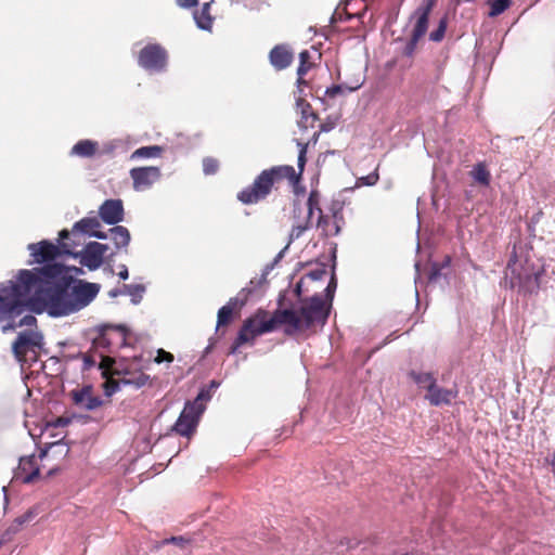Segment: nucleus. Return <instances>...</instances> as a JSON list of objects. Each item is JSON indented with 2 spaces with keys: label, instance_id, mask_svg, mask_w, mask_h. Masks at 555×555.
Returning <instances> with one entry per match:
<instances>
[{
  "label": "nucleus",
  "instance_id": "32",
  "mask_svg": "<svg viewBox=\"0 0 555 555\" xmlns=\"http://www.w3.org/2000/svg\"><path fill=\"white\" fill-rule=\"evenodd\" d=\"M410 376L417 385L424 386L427 390L431 387V384L436 383V378L431 373H417L412 371Z\"/></svg>",
  "mask_w": 555,
  "mask_h": 555
},
{
  "label": "nucleus",
  "instance_id": "14",
  "mask_svg": "<svg viewBox=\"0 0 555 555\" xmlns=\"http://www.w3.org/2000/svg\"><path fill=\"white\" fill-rule=\"evenodd\" d=\"M130 177L133 181V189L135 191H144L159 180L160 170L154 166L137 167L130 170Z\"/></svg>",
  "mask_w": 555,
  "mask_h": 555
},
{
  "label": "nucleus",
  "instance_id": "50",
  "mask_svg": "<svg viewBox=\"0 0 555 555\" xmlns=\"http://www.w3.org/2000/svg\"><path fill=\"white\" fill-rule=\"evenodd\" d=\"M219 386V384L215 380H211L210 382V385L208 388H205L206 390H208L209 392L212 390V389H216L217 387ZM209 396L211 397V395L209 393Z\"/></svg>",
  "mask_w": 555,
  "mask_h": 555
},
{
  "label": "nucleus",
  "instance_id": "11",
  "mask_svg": "<svg viewBox=\"0 0 555 555\" xmlns=\"http://www.w3.org/2000/svg\"><path fill=\"white\" fill-rule=\"evenodd\" d=\"M515 264L516 260L513 259L507 263V270H511V287H517L519 292L525 294H537L540 288V274L535 272L518 271Z\"/></svg>",
  "mask_w": 555,
  "mask_h": 555
},
{
  "label": "nucleus",
  "instance_id": "29",
  "mask_svg": "<svg viewBox=\"0 0 555 555\" xmlns=\"http://www.w3.org/2000/svg\"><path fill=\"white\" fill-rule=\"evenodd\" d=\"M164 149L159 145H149L137 149L131 154V159L139 158H155L159 157L163 153Z\"/></svg>",
  "mask_w": 555,
  "mask_h": 555
},
{
  "label": "nucleus",
  "instance_id": "6",
  "mask_svg": "<svg viewBox=\"0 0 555 555\" xmlns=\"http://www.w3.org/2000/svg\"><path fill=\"white\" fill-rule=\"evenodd\" d=\"M69 234L70 233L66 229L62 230L59 234L60 240L62 241L63 251L67 255L74 256L75 258L79 257L80 264L87 267L91 271L100 268L108 246L99 242H90L81 251H75L74 247L78 243H75V241L73 244L67 243L66 240L69 238Z\"/></svg>",
  "mask_w": 555,
  "mask_h": 555
},
{
  "label": "nucleus",
  "instance_id": "3",
  "mask_svg": "<svg viewBox=\"0 0 555 555\" xmlns=\"http://www.w3.org/2000/svg\"><path fill=\"white\" fill-rule=\"evenodd\" d=\"M298 153V172L289 165L272 166L263 169L253 181L251 184L237 193V199L244 205L257 204L266 199L273 191H278L284 181L296 186L301 179L307 163L308 143H297Z\"/></svg>",
  "mask_w": 555,
  "mask_h": 555
},
{
  "label": "nucleus",
  "instance_id": "20",
  "mask_svg": "<svg viewBox=\"0 0 555 555\" xmlns=\"http://www.w3.org/2000/svg\"><path fill=\"white\" fill-rule=\"evenodd\" d=\"M428 393L425 399L429 401L431 405L438 406L441 404H450L452 399L457 396V391L441 388L437 386V383L431 384V387L427 390Z\"/></svg>",
  "mask_w": 555,
  "mask_h": 555
},
{
  "label": "nucleus",
  "instance_id": "27",
  "mask_svg": "<svg viewBox=\"0 0 555 555\" xmlns=\"http://www.w3.org/2000/svg\"><path fill=\"white\" fill-rule=\"evenodd\" d=\"M469 175L477 183L483 186H488L490 184L491 173L488 170L486 164L483 163H478L477 165H475L470 170Z\"/></svg>",
  "mask_w": 555,
  "mask_h": 555
},
{
  "label": "nucleus",
  "instance_id": "4",
  "mask_svg": "<svg viewBox=\"0 0 555 555\" xmlns=\"http://www.w3.org/2000/svg\"><path fill=\"white\" fill-rule=\"evenodd\" d=\"M39 278L34 271L21 270L17 282L0 289V319L18 315L29 304V295Z\"/></svg>",
  "mask_w": 555,
  "mask_h": 555
},
{
  "label": "nucleus",
  "instance_id": "45",
  "mask_svg": "<svg viewBox=\"0 0 555 555\" xmlns=\"http://www.w3.org/2000/svg\"><path fill=\"white\" fill-rule=\"evenodd\" d=\"M177 4L181 8H192L197 4V0H177Z\"/></svg>",
  "mask_w": 555,
  "mask_h": 555
},
{
  "label": "nucleus",
  "instance_id": "36",
  "mask_svg": "<svg viewBox=\"0 0 555 555\" xmlns=\"http://www.w3.org/2000/svg\"><path fill=\"white\" fill-rule=\"evenodd\" d=\"M28 515H24L22 517L16 518L14 522L4 532L2 540H9L11 538L10 535L12 533H16L20 530L21 526L28 521Z\"/></svg>",
  "mask_w": 555,
  "mask_h": 555
},
{
  "label": "nucleus",
  "instance_id": "38",
  "mask_svg": "<svg viewBox=\"0 0 555 555\" xmlns=\"http://www.w3.org/2000/svg\"><path fill=\"white\" fill-rule=\"evenodd\" d=\"M326 269L324 267L317 268L314 270H311L307 274L304 275L306 281H319L322 280L326 275Z\"/></svg>",
  "mask_w": 555,
  "mask_h": 555
},
{
  "label": "nucleus",
  "instance_id": "51",
  "mask_svg": "<svg viewBox=\"0 0 555 555\" xmlns=\"http://www.w3.org/2000/svg\"><path fill=\"white\" fill-rule=\"evenodd\" d=\"M330 130H331V126H327V125H324V124L321 125V130L320 131L326 132V131H330Z\"/></svg>",
  "mask_w": 555,
  "mask_h": 555
},
{
  "label": "nucleus",
  "instance_id": "12",
  "mask_svg": "<svg viewBox=\"0 0 555 555\" xmlns=\"http://www.w3.org/2000/svg\"><path fill=\"white\" fill-rule=\"evenodd\" d=\"M69 396L75 405L87 411L96 410L103 404L102 399L93 393L91 385L75 388L69 392Z\"/></svg>",
  "mask_w": 555,
  "mask_h": 555
},
{
  "label": "nucleus",
  "instance_id": "13",
  "mask_svg": "<svg viewBox=\"0 0 555 555\" xmlns=\"http://www.w3.org/2000/svg\"><path fill=\"white\" fill-rule=\"evenodd\" d=\"M344 224V216L341 209H332V215L321 212L317 220V228L321 230V234L325 237H332L339 234Z\"/></svg>",
  "mask_w": 555,
  "mask_h": 555
},
{
  "label": "nucleus",
  "instance_id": "35",
  "mask_svg": "<svg viewBox=\"0 0 555 555\" xmlns=\"http://www.w3.org/2000/svg\"><path fill=\"white\" fill-rule=\"evenodd\" d=\"M310 227L311 221L309 219H306L304 223L293 225L292 231L289 233V242L299 238L305 233V231H307Z\"/></svg>",
  "mask_w": 555,
  "mask_h": 555
},
{
  "label": "nucleus",
  "instance_id": "34",
  "mask_svg": "<svg viewBox=\"0 0 555 555\" xmlns=\"http://www.w3.org/2000/svg\"><path fill=\"white\" fill-rule=\"evenodd\" d=\"M210 3H205L199 14H195L198 27L208 29L211 26V17L208 14Z\"/></svg>",
  "mask_w": 555,
  "mask_h": 555
},
{
  "label": "nucleus",
  "instance_id": "24",
  "mask_svg": "<svg viewBox=\"0 0 555 555\" xmlns=\"http://www.w3.org/2000/svg\"><path fill=\"white\" fill-rule=\"evenodd\" d=\"M100 227V222L95 218H82L73 227L72 234L77 237L78 234H88L91 236L93 231Z\"/></svg>",
  "mask_w": 555,
  "mask_h": 555
},
{
  "label": "nucleus",
  "instance_id": "30",
  "mask_svg": "<svg viewBox=\"0 0 555 555\" xmlns=\"http://www.w3.org/2000/svg\"><path fill=\"white\" fill-rule=\"evenodd\" d=\"M320 201H321V195H320L319 191L312 190L307 199V209H308L307 219H309L310 221H311V218H312L314 211H318L319 215H321V212H323V210L321 209V206H320Z\"/></svg>",
  "mask_w": 555,
  "mask_h": 555
},
{
  "label": "nucleus",
  "instance_id": "17",
  "mask_svg": "<svg viewBox=\"0 0 555 555\" xmlns=\"http://www.w3.org/2000/svg\"><path fill=\"white\" fill-rule=\"evenodd\" d=\"M113 375L119 376V382L124 386H133L134 388H141L145 386L150 376L143 373L141 370H132L129 366L122 369H114L112 372Z\"/></svg>",
  "mask_w": 555,
  "mask_h": 555
},
{
  "label": "nucleus",
  "instance_id": "42",
  "mask_svg": "<svg viewBox=\"0 0 555 555\" xmlns=\"http://www.w3.org/2000/svg\"><path fill=\"white\" fill-rule=\"evenodd\" d=\"M122 288H124V291L121 293H127L132 296L137 295V293L143 292V289H144L143 286H141V285H127V284H125L122 286Z\"/></svg>",
  "mask_w": 555,
  "mask_h": 555
},
{
  "label": "nucleus",
  "instance_id": "37",
  "mask_svg": "<svg viewBox=\"0 0 555 555\" xmlns=\"http://www.w3.org/2000/svg\"><path fill=\"white\" fill-rule=\"evenodd\" d=\"M219 169V162L214 157L203 159V170L205 175H215Z\"/></svg>",
  "mask_w": 555,
  "mask_h": 555
},
{
  "label": "nucleus",
  "instance_id": "9",
  "mask_svg": "<svg viewBox=\"0 0 555 555\" xmlns=\"http://www.w3.org/2000/svg\"><path fill=\"white\" fill-rule=\"evenodd\" d=\"M100 292V285L78 281L73 287L68 286L67 314L87 307Z\"/></svg>",
  "mask_w": 555,
  "mask_h": 555
},
{
  "label": "nucleus",
  "instance_id": "18",
  "mask_svg": "<svg viewBox=\"0 0 555 555\" xmlns=\"http://www.w3.org/2000/svg\"><path fill=\"white\" fill-rule=\"evenodd\" d=\"M101 219L107 224H117L124 219V206L120 199H106L99 210Z\"/></svg>",
  "mask_w": 555,
  "mask_h": 555
},
{
  "label": "nucleus",
  "instance_id": "22",
  "mask_svg": "<svg viewBox=\"0 0 555 555\" xmlns=\"http://www.w3.org/2000/svg\"><path fill=\"white\" fill-rule=\"evenodd\" d=\"M297 105L300 108V119L298 125L302 129L313 128L318 120L317 114L313 112L312 106L304 99H298Z\"/></svg>",
  "mask_w": 555,
  "mask_h": 555
},
{
  "label": "nucleus",
  "instance_id": "25",
  "mask_svg": "<svg viewBox=\"0 0 555 555\" xmlns=\"http://www.w3.org/2000/svg\"><path fill=\"white\" fill-rule=\"evenodd\" d=\"M237 298H231L229 302L218 311L217 327L227 326L233 318V311L237 307Z\"/></svg>",
  "mask_w": 555,
  "mask_h": 555
},
{
  "label": "nucleus",
  "instance_id": "5",
  "mask_svg": "<svg viewBox=\"0 0 555 555\" xmlns=\"http://www.w3.org/2000/svg\"><path fill=\"white\" fill-rule=\"evenodd\" d=\"M436 2L437 0H423L410 15L406 26H411V31L402 49L403 56L410 59L414 56L418 42L427 34L429 15L436 5Z\"/></svg>",
  "mask_w": 555,
  "mask_h": 555
},
{
  "label": "nucleus",
  "instance_id": "15",
  "mask_svg": "<svg viewBox=\"0 0 555 555\" xmlns=\"http://www.w3.org/2000/svg\"><path fill=\"white\" fill-rule=\"evenodd\" d=\"M38 459L36 455H29L21 457L18 466L15 470V479L21 480L23 483H31L35 482L40 476V466L38 464Z\"/></svg>",
  "mask_w": 555,
  "mask_h": 555
},
{
  "label": "nucleus",
  "instance_id": "8",
  "mask_svg": "<svg viewBox=\"0 0 555 555\" xmlns=\"http://www.w3.org/2000/svg\"><path fill=\"white\" fill-rule=\"evenodd\" d=\"M43 345V336L37 330L20 332L12 344L14 357L20 363L27 361L36 362L39 358V350Z\"/></svg>",
  "mask_w": 555,
  "mask_h": 555
},
{
  "label": "nucleus",
  "instance_id": "41",
  "mask_svg": "<svg viewBox=\"0 0 555 555\" xmlns=\"http://www.w3.org/2000/svg\"><path fill=\"white\" fill-rule=\"evenodd\" d=\"M82 371H88L95 365V360L91 354L81 353Z\"/></svg>",
  "mask_w": 555,
  "mask_h": 555
},
{
  "label": "nucleus",
  "instance_id": "7",
  "mask_svg": "<svg viewBox=\"0 0 555 555\" xmlns=\"http://www.w3.org/2000/svg\"><path fill=\"white\" fill-rule=\"evenodd\" d=\"M210 400L209 391L201 389L193 402H186L176 424L173 430L186 438H190L198 424L199 417L205 410L204 401Z\"/></svg>",
  "mask_w": 555,
  "mask_h": 555
},
{
  "label": "nucleus",
  "instance_id": "47",
  "mask_svg": "<svg viewBox=\"0 0 555 555\" xmlns=\"http://www.w3.org/2000/svg\"><path fill=\"white\" fill-rule=\"evenodd\" d=\"M169 541L178 545H184L188 542L183 537H172Z\"/></svg>",
  "mask_w": 555,
  "mask_h": 555
},
{
  "label": "nucleus",
  "instance_id": "21",
  "mask_svg": "<svg viewBox=\"0 0 555 555\" xmlns=\"http://www.w3.org/2000/svg\"><path fill=\"white\" fill-rule=\"evenodd\" d=\"M115 363V361L109 357H102V361L100 363V369H102V375L103 377L107 378V380L104 383L105 392L107 396H111L113 392L117 391L119 389V386L122 385L119 382V377L115 379H109L108 375H113V369L112 365Z\"/></svg>",
  "mask_w": 555,
  "mask_h": 555
},
{
  "label": "nucleus",
  "instance_id": "1",
  "mask_svg": "<svg viewBox=\"0 0 555 555\" xmlns=\"http://www.w3.org/2000/svg\"><path fill=\"white\" fill-rule=\"evenodd\" d=\"M337 287L336 278H332L325 288V300L319 295L302 299L298 308L276 309L272 314L267 310L258 309L251 317L247 318L238 331L237 337L232 345V352L241 346L253 343L257 336L274 331L278 326L284 325V333L288 336L315 332L317 326H324L330 315L331 301Z\"/></svg>",
  "mask_w": 555,
  "mask_h": 555
},
{
  "label": "nucleus",
  "instance_id": "28",
  "mask_svg": "<svg viewBox=\"0 0 555 555\" xmlns=\"http://www.w3.org/2000/svg\"><path fill=\"white\" fill-rule=\"evenodd\" d=\"M111 235L117 248L126 247L130 242V233L127 228L116 225L111 229Z\"/></svg>",
  "mask_w": 555,
  "mask_h": 555
},
{
  "label": "nucleus",
  "instance_id": "52",
  "mask_svg": "<svg viewBox=\"0 0 555 555\" xmlns=\"http://www.w3.org/2000/svg\"><path fill=\"white\" fill-rule=\"evenodd\" d=\"M109 294H111V296L116 297L119 294V292L118 291H112Z\"/></svg>",
  "mask_w": 555,
  "mask_h": 555
},
{
  "label": "nucleus",
  "instance_id": "33",
  "mask_svg": "<svg viewBox=\"0 0 555 555\" xmlns=\"http://www.w3.org/2000/svg\"><path fill=\"white\" fill-rule=\"evenodd\" d=\"M448 27V17L444 15L439 20L437 28L429 34V39L434 42H441L444 38Z\"/></svg>",
  "mask_w": 555,
  "mask_h": 555
},
{
  "label": "nucleus",
  "instance_id": "10",
  "mask_svg": "<svg viewBox=\"0 0 555 555\" xmlns=\"http://www.w3.org/2000/svg\"><path fill=\"white\" fill-rule=\"evenodd\" d=\"M168 53L158 43H150L145 46L138 56V63L141 67L149 72H160L167 65Z\"/></svg>",
  "mask_w": 555,
  "mask_h": 555
},
{
  "label": "nucleus",
  "instance_id": "2",
  "mask_svg": "<svg viewBox=\"0 0 555 555\" xmlns=\"http://www.w3.org/2000/svg\"><path fill=\"white\" fill-rule=\"evenodd\" d=\"M39 278L29 296V305L38 310L48 309L51 315H67L68 286L72 278L61 263H48L36 269Z\"/></svg>",
  "mask_w": 555,
  "mask_h": 555
},
{
  "label": "nucleus",
  "instance_id": "23",
  "mask_svg": "<svg viewBox=\"0 0 555 555\" xmlns=\"http://www.w3.org/2000/svg\"><path fill=\"white\" fill-rule=\"evenodd\" d=\"M99 153V143L93 140L85 139L78 141L70 151L72 155L83 158H90Z\"/></svg>",
  "mask_w": 555,
  "mask_h": 555
},
{
  "label": "nucleus",
  "instance_id": "43",
  "mask_svg": "<svg viewBox=\"0 0 555 555\" xmlns=\"http://www.w3.org/2000/svg\"><path fill=\"white\" fill-rule=\"evenodd\" d=\"M36 322H37L36 318L34 315L28 314L20 320L18 325L20 326H33L36 324Z\"/></svg>",
  "mask_w": 555,
  "mask_h": 555
},
{
  "label": "nucleus",
  "instance_id": "40",
  "mask_svg": "<svg viewBox=\"0 0 555 555\" xmlns=\"http://www.w3.org/2000/svg\"><path fill=\"white\" fill-rule=\"evenodd\" d=\"M173 359L175 358H173L172 353L165 351L164 349H158L157 356L155 358V362L162 363V362L166 361V362L171 363L173 361Z\"/></svg>",
  "mask_w": 555,
  "mask_h": 555
},
{
  "label": "nucleus",
  "instance_id": "53",
  "mask_svg": "<svg viewBox=\"0 0 555 555\" xmlns=\"http://www.w3.org/2000/svg\"><path fill=\"white\" fill-rule=\"evenodd\" d=\"M318 135H319V133H314V135H313L314 140L318 139Z\"/></svg>",
  "mask_w": 555,
  "mask_h": 555
},
{
  "label": "nucleus",
  "instance_id": "44",
  "mask_svg": "<svg viewBox=\"0 0 555 555\" xmlns=\"http://www.w3.org/2000/svg\"><path fill=\"white\" fill-rule=\"evenodd\" d=\"M341 92H343V86H340V85H335L326 90V94L331 98H334Z\"/></svg>",
  "mask_w": 555,
  "mask_h": 555
},
{
  "label": "nucleus",
  "instance_id": "46",
  "mask_svg": "<svg viewBox=\"0 0 555 555\" xmlns=\"http://www.w3.org/2000/svg\"><path fill=\"white\" fill-rule=\"evenodd\" d=\"M306 283H307V281H306V279H305L304 276H302V278L297 282V284H296V286H295V293H296V295H297L298 297H300V296H301V294H302V292H304L302 287H304V285H305Z\"/></svg>",
  "mask_w": 555,
  "mask_h": 555
},
{
  "label": "nucleus",
  "instance_id": "26",
  "mask_svg": "<svg viewBox=\"0 0 555 555\" xmlns=\"http://www.w3.org/2000/svg\"><path fill=\"white\" fill-rule=\"evenodd\" d=\"M314 66V63L311 61V54L308 50H304L299 53V66L297 68V83L302 85L306 83L304 77L308 74V72Z\"/></svg>",
  "mask_w": 555,
  "mask_h": 555
},
{
  "label": "nucleus",
  "instance_id": "31",
  "mask_svg": "<svg viewBox=\"0 0 555 555\" xmlns=\"http://www.w3.org/2000/svg\"><path fill=\"white\" fill-rule=\"evenodd\" d=\"M488 4L490 7L488 15L490 17H495L512 5V0H488Z\"/></svg>",
  "mask_w": 555,
  "mask_h": 555
},
{
  "label": "nucleus",
  "instance_id": "48",
  "mask_svg": "<svg viewBox=\"0 0 555 555\" xmlns=\"http://www.w3.org/2000/svg\"><path fill=\"white\" fill-rule=\"evenodd\" d=\"M118 276L121 279V280H127L128 276H129V272H128V269L126 266H122L121 267V270L118 272Z\"/></svg>",
  "mask_w": 555,
  "mask_h": 555
},
{
  "label": "nucleus",
  "instance_id": "19",
  "mask_svg": "<svg viewBox=\"0 0 555 555\" xmlns=\"http://www.w3.org/2000/svg\"><path fill=\"white\" fill-rule=\"evenodd\" d=\"M294 60V53L287 44H276L269 53V61L276 70L287 68Z\"/></svg>",
  "mask_w": 555,
  "mask_h": 555
},
{
  "label": "nucleus",
  "instance_id": "16",
  "mask_svg": "<svg viewBox=\"0 0 555 555\" xmlns=\"http://www.w3.org/2000/svg\"><path fill=\"white\" fill-rule=\"evenodd\" d=\"M28 249L31 251V256L38 263L52 261L61 254V246H57L49 241H41L37 244H29Z\"/></svg>",
  "mask_w": 555,
  "mask_h": 555
},
{
  "label": "nucleus",
  "instance_id": "39",
  "mask_svg": "<svg viewBox=\"0 0 555 555\" xmlns=\"http://www.w3.org/2000/svg\"><path fill=\"white\" fill-rule=\"evenodd\" d=\"M379 180L377 169L365 177L359 178L358 182L362 185L372 186L375 185Z\"/></svg>",
  "mask_w": 555,
  "mask_h": 555
},
{
  "label": "nucleus",
  "instance_id": "49",
  "mask_svg": "<svg viewBox=\"0 0 555 555\" xmlns=\"http://www.w3.org/2000/svg\"><path fill=\"white\" fill-rule=\"evenodd\" d=\"M91 236H94V237H98V238H101V240L106 238V234L104 232L96 231V229L93 231Z\"/></svg>",
  "mask_w": 555,
  "mask_h": 555
}]
</instances>
